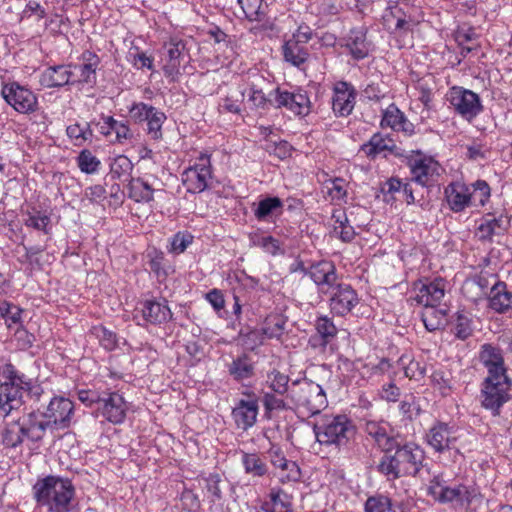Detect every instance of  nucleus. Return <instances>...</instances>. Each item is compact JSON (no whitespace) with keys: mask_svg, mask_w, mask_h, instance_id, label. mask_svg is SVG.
Returning <instances> with one entry per match:
<instances>
[{"mask_svg":"<svg viewBox=\"0 0 512 512\" xmlns=\"http://www.w3.org/2000/svg\"><path fill=\"white\" fill-rule=\"evenodd\" d=\"M425 461V451L416 443H401L397 439L391 447L384 451L376 469L388 481L402 477H424V472L430 475V469Z\"/></svg>","mask_w":512,"mask_h":512,"instance_id":"f257e3e1","label":"nucleus"},{"mask_svg":"<svg viewBox=\"0 0 512 512\" xmlns=\"http://www.w3.org/2000/svg\"><path fill=\"white\" fill-rule=\"evenodd\" d=\"M37 506L45 512H74L78 507L76 488L70 478L47 475L32 487Z\"/></svg>","mask_w":512,"mask_h":512,"instance_id":"f03ea898","label":"nucleus"},{"mask_svg":"<svg viewBox=\"0 0 512 512\" xmlns=\"http://www.w3.org/2000/svg\"><path fill=\"white\" fill-rule=\"evenodd\" d=\"M414 295L409 298L411 305L424 306L427 310L422 313V321L428 331L438 330L442 326L441 319L435 317L439 313L442 316V311L434 310V307L439 305L445 296V281L442 278H437L428 283L418 282L413 287Z\"/></svg>","mask_w":512,"mask_h":512,"instance_id":"7ed1b4c3","label":"nucleus"},{"mask_svg":"<svg viewBox=\"0 0 512 512\" xmlns=\"http://www.w3.org/2000/svg\"><path fill=\"white\" fill-rule=\"evenodd\" d=\"M2 374L5 382L0 384V416L7 417L23 405L24 393L31 390V384L10 363L4 366Z\"/></svg>","mask_w":512,"mask_h":512,"instance_id":"20e7f679","label":"nucleus"},{"mask_svg":"<svg viewBox=\"0 0 512 512\" xmlns=\"http://www.w3.org/2000/svg\"><path fill=\"white\" fill-rule=\"evenodd\" d=\"M317 441L326 446L347 448L356 435V427L345 415L327 418L321 425L314 426Z\"/></svg>","mask_w":512,"mask_h":512,"instance_id":"39448f33","label":"nucleus"},{"mask_svg":"<svg viewBox=\"0 0 512 512\" xmlns=\"http://www.w3.org/2000/svg\"><path fill=\"white\" fill-rule=\"evenodd\" d=\"M292 407L303 409L310 415H316L327 407V398L323 388L306 378L291 382L290 399Z\"/></svg>","mask_w":512,"mask_h":512,"instance_id":"423d86ee","label":"nucleus"},{"mask_svg":"<svg viewBox=\"0 0 512 512\" xmlns=\"http://www.w3.org/2000/svg\"><path fill=\"white\" fill-rule=\"evenodd\" d=\"M427 492L435 501L450 504L455 509H467L472 502V493L466 485L448 486L442 474L433 475Z\"/></svg>","mask_w":512,"mask_h":512,"instance_id":"0eeeda50","label":"nucleus"},{"mask_svg":"<svg viewBox=\"0 0 512 512\" xmlns=\"http://www.w3.org/2000/svg\"><path fill=\"white\" fill-rule=\"evenodd\" d=\"M43 437L44 426L35 413H29L26 417L7 423L2 434L4 445L10 448L21 445L25 439L38 442Z\"/></svg>","mask_w":512,"mask_h":512,"instance_id":"6e6552de","label":"nucleus"},{"mask_svg":"<svg viewBox=\"0 0 512 512\" xmlns=\"http://www.w3.org/2000/svg\"><path fill=\"white\" fill-rule=\"evenodd\" d=\"M511 385L509 377L485 378L481 386V405L490 410L493 416H498L501 407L511 398Z\"/></svg>","mask_w":512,"mask_h":512,"instance_id":"1a4fd4ad","label":"nucleus"},{"mask_svg":"<svg viewBox=\"0 0 512 512\" xmlns=\"http://www.w3.org/2000/svg\"><path fill=\"white\" fill-rule=\"evenodd\" d=\"M446 97L453 110L469 122L483 111L479 95L469 89L453 86Z\"/></svg>","mask_w":512,"mask_h":512,"instance_id":"9d476101","label":"nucleus"},{"mask_svg":"<svg viewBox=\"0 0 512 512\" xmlns=\"http://www.w3.org/2000/svg\"><path fill=\"white\" fill-rule=\"evenodd\" d=\"M74 414V404L65 397H53L41 415L46 421H39L44 426V433L47 428L66 429L71 425Z\"/></svg>","mask_w":512,"mask_h":512,"instance_id":"9b49d317","label":"nucleus"},{"mask_svg":"<svg viewBox=\"0 0 512 512\" xmlns=\"http://www.w3.org/2000/svg\"><path fill=\"white\" fill-rule=\"evenodd\" d=\"M1 95L6 103L18 113L30 114L38 109L36 94L18 82L13 81L3 84Z\"/></svg>","mask_w":512,"mask_h":512,"instance_id":"f8f14e48","label":"nucleus"},{"mask_svg":"<svg viewBox=\"0 0 512 512\" xmlns=\"http://www.w3.org/2000/svg\"><path fill=\"white\" fill-rule=\"evenodd\" d=\"M212 179L210 155L201 153L194 165L182 174V182L190 193H200L208 188Z\"/></svg>","mask_w":512,"mask_h":512,"instance_id":"ddd939ff","label":"nucleus"},{"mask_svg":"<svg viewBox=\"0 0 512 512\" xmlns=\"http://www.w3.org/2000/svg\"><path fill=\"white\" fill-rule=\"evenodd\" d=\"M457 439V429L444 422L435 423L426 434V442L435 452L453 450L454 457L462 456L456 448Z\"/></svg>","mask_w":512,"mask_h":512,"instance_id":"4468645a","label":"nucleus"},{"mask_svg":"<svg viewBox=\"0 0 512 512\" xmlns=\"http://www.w3.org/2000/svg\"><path fill=\"white\" fill-rule=\"evenodd\" d=\"M274 107H285L294 115L304 117L311 112V102L305 91L289 92L276 88L274 90Z\"/></svg>","mask_w":512,"mask_h":512,"instance_id":"2eb2a0df","label":"nucleus"},{"mask_svg":"<svg viewBox=\"0 0 512 512\" xmlns=\"http://www.w3.org/2000/svg\"><path fill=\"white\" fill-rule=\"evenodd\" d=\"M127 403L117 392H103L100 406H97V416L103 417L112 424H121L126 418Z\"/></svg>","mask_w":512,"mask_h":512,"instance_id":"dca6fc26","label":"nucleus"},{"mask_svg":"<svg viewBox=\"0 0 512 512\" xmlns=\"http://www.w3.org/2000/svg\"><path fill=\"white\" fill-rule=\"evenodd\" d=\"M328 295H330L331 311L340 316L348 314L359 302L355 290L345 283H338L328 292Z\"/></svg>","mask_w":512,"mask_h":512,"instance_id":"f3484780","label":"nucleus"},{"mask_svg":"<svg viewBox=\"0 0 512 512\" xmlns=\"http://www.w3.org/2000/svg\"><path fill=\"white\" fill-rule=\"evenodd\" d=\"M479 362L486 368V378L508 377L502 350L492 344H483L478 355Z\"/></svg>","mask_w":512,"mask_h":512,"instance_id":"a211bd4d","label":"nucleus"},{"mask_svg":"<svg viewBox=\"0 0 512 512\" xmlns=\"http://www.w3.org/2000/svg\"><path fill=\"white\" fill-rule=\"evenodd\" d=\"M309 276L317 285L320 294L327 295L339 283L335 265L327 260L312 264L309 267Z\"/></svg>","mask_w":512,"mask_h":512,"instance_id":"6ab92c4d","label":"nucleus"},{"mask_svg":"<svg viewBox=\"0 0 512 512\" xmlns=\"http://www.w3.org/2000/svg\"><path fill=\"white\" fill-rule=\"evenodd\" d=\"M356 91L344 81L337 82L333 88L332 109L336 116L345 117L351 114L355 105Z\"/></svg>","mask_w":512,"mask_h":512,"instance_id":"aec40b11","label":"nucleus"},{"mask_svg":"<svg viewBox=\"0 0 512 512\" xmlns=\"http://www.w3.org/2000/svg\"><path fill=\"white\" fill-rule=\"evenodd\" d=\"M184 49L185 44L182 40L171 39L163 45V71L164 75L172 81H175L180 75L179 68Z\"/></svg>","mask_w":512,"mask_h":512,"instance_id":"412c9836","label":"nucleus"},{"mask_svg":"<svg viewBox=\"0 0 512 512\" xmlns=\"http://www.w3.org/2000/svg\"><path fill=\"white\" fill-rule=\"evenodd\" d=\"M412 179L422 185H429L435 175H438L439 165L430 157L422 156L420 152L415 158L409 160Z\"/></svg>","mask_w":512,"mask_h":512,"instance_id":"4be33fe9","label":"nucleus"},{"mask_svg":"<svg viewBox=\"0 0 512 512\" xmlns=\"http://www.w3.org/2000/svg\"><path fill=\"white\" fill-rule=\"evenodd\" d=\"M494 283L488 295V306L496 313H506L512 309V292L508 290L507 284L492 276Z\"/></svg>","mask_w":512,"mask_h":512,"instance_id":"5701e85b","label":"nucleus"},{"mask_svg":"<svg viewBox=\"0 0 512 512\" xmlns=\"http://www.w3.org/2000/svg\"><path fill=\"white\" fill-rule=\"evenodd\" d=\"M258 415V403L256 400L241 399L232 410V417L239 429L246 431L252 427Z\"/></svg>","mask_w":512,"mask_h":512,"instance_id":"b1692460","label":"nucleus"},{"mask_svg":"<svg viewBox=\"0 0 512 512\" xmlns=\"http://www.w3.org/2000/svg\"><path fill=\"white\" fill-rule=\"evenodd\" d=\"M361 151L371 158H375L377 155L382 153L402 156L400 148L395 144L394 140L389 137H385L380 133H375L367 143L363 144L361 146Z\"/></svg>","mask_w":512,"mask_h":512,"instance_id":"393cba45","label":"nucleus"},{"mask_svg":"<svg viewBox=\"0 0 512 512\" xmlns=\"http://www.w3.org/2000/svg\"><path fill=\"white\" fill-rule=\"evenodd\" d=\"M142 316L144 320L151 324H162L172 318V312L166 304L155 300H146L142 305Z\"/></svg>","mask_w":512,"mask_h":512,"instance_id":"a878e982","label":"nucleus"},{"mask_svg":"<svg viewBox=\"0 0 512 512\" xmlns=\"http://www.w3.org/2000/svg\"><path fill=\"white\" fill-rule=\"evenodd\" d=\"M73 76L72 71L70 70V65H58L53 67H48L41 75L40 83L41 85L52 88V87H62L64 85L73 83L71 81V77Z\"/></svg>","mask_w":512,"mask_h":512,"instance_id":"bb28decb","label":"nucleus"},{"mask_svg":"<svg viewBox=\"0 0 512 512\" xmlns=\"http://www.w3.org/2000/svg\"><path fill=\"white\" fill-rule=\"evenodd\" d=\"M83 63L79 66L80 76L77 80L80 84L93 86L96 84L97 74L96 71L100 64V58L94 52L86 50L81 55Z\"/></svg>","mask_w":512,"mask_h":512,"instance_id":"cd10ccee","label":"nucleus"},{"mask_svg":"<svg viewBox=\"0 0 512 512\" xmlns=\"http://www.w3.org/2000/svg\"><path fill=\"white\" fill-rule=\"evenodd\" d=\"M238 3L249 21L262 23L261 28L264 30L272 29V22L266 17L267 6L263 5V0H238Z\"/></svg>","mask_w":512,"mask_h":512,"instance_id":"c85d7f7f","label":"nucleus"},{"mask_svg":"<svg viewBox=\"0 0 512 512\" xmlns=\"http://www.w3.org/2000/svg\"><path fill=\"white\" fill-rule=\"evenodd\" d=\"M445 194L448 205L454 212L463 211L469 206V187L465 184L452 183L446 188Z\"/></svg>","mask_w":512,"mask_h":512,"instance_id":"c756f323","label":"nucleus"},{"mask_svg":"<svg viewBox=\"0 0 512 512\" xmlns=\"http://www.w3.org/2000/svg\"><path fill=\"white\" fill-rule=\"evenodd\" d=\"M345 46L356 60L364 59L369 54L370 45L366 41V32L363 29L351 30Z\"/></svg>","mask_w":512,"mask_h":512,"instance_id":"7c9ffc66","label":"nucleus"},{"mask_svg":"<svg viewBox=\"0 0 512 512\" xmlns=\"http://www.w3.org/2000/svg\"><path fill=\"white\" fill-rule=\"evenodd\" d=\"M315 328L319 335L318 337H311L310 343L312 346L326 347L337 335V328L333 321L327 316L318 317L315 323Z\"/></svg>","mask_w":512,"mask_h":512,"instance_id":"2f4dec72","label":"nucleus"},{"mask_svg":"<svg viewBox=\"0 0 512 512\" xmlns=\"http://www.w3.org/2000/svg\"><path fill=\"white\" fill-rule=\"evenodd\" d=\"M284 60L295 67H300L307 62L309 50L307 46L298 44L297 41L288 39L282 46Z\"/></svg>","mask_w":512,"mask_h":512,"instance_id":"473e14b6","label":"nucleus"},{"mask_svg":"<svg viewBox=\"0 0 512 512\" xmlns=\"http://www.w3.org/2000/svg\"><path fill=\"white\" fill-rule=\"evenodd\" d=\"M254 370L255 367L251 357L245 353L233 359L228 365L229 375L236 381L251 378L254 375Z\"/></svg>","mask_w":512,"mask_h":512,"instance_id":"72a5a7b5","label":"nucleus"},{"mask_svg":"<svg viewBox=\"0 0 512 512\" xmlns=\"http://www.w3.org/2000/svg\"><path fill=\"white\" fill-rule=\"evenodd\" d=\"M283 201L279 197H266L259 201L254 216L259 221H270L273 216L282 214Z\"/></svg>","mask_w":512,"mask_h":512,"instance_id":"f704fd0d","label":"nucleus"},{"mask_svg":"<svg viewBox=\"0 0 512 512\" xmlns=\"http://www.w3.org/2000/svg\"><path fill=\"white\" fill-rule=\"evenodd\" d=\"M127 190L128 197L135 202H150L153 200L154 189L140 177H130Z\"/></svg>","mask_w":512,"mask_h":512,"instance_id":"c9c22d12","label":"nucleus"},{"mask_svg":"<svg viewBox=\"0 0 512 512\" xmlns=\"http://www.w3.org/2000/svg\"><path fill=\"white\" fill-rule=\"evenodd\" d=\"M387 428L386 424L375 421H368L365 424L366 433L376 442L383 452L389 449L396 440L388 434Z\"/></svg>","mask_w":512,"mask_h":512,"instance_id":"e433bc0d","label":"nucleus"},{"mask_svg":"<svg viewBox=\"0 0 512 512\" xmlns=\"http://www.w3.org/2000/svg\"><path fill=\"white\" fill-rule=\"evenodd\" d=\"M241 463L246 474L252 477H264L268 473L265 459L258 453L242 452Z\"/></svg>","mask_w":512,"mask_h":512,"instance_id":"4c0bfd02","label":"nucleus"},{"mask_svg":"<svg viewBox=\"0 0 512 512\" xmlns=\"http://www.w3.org/2000/svg\"><path fill=\"white\" fill-rule=\"evenodd\" d=\"M332 220L335 223L334 232L339 235L343 242L349 243L355 238L354 227L349 223L347 214L343 209H334Z\"/></svg>","mask_w":512,"mask_h":512,"instance_id":"58836bf2","label":"nucleus"},{"mask_svg":"<svg viewBox=\"0 0 512 512\" xmlns=\"http://www.w3.org/2000/svg\"><path fill=\"white\" fill-rule=\"evenodd\" d=\"M286 318L279 313L269 314L263 321L261 333L268 339H279L285 330Z\"/></svg>","mask_w":512,"mask_h":512,"instance_id":"ea45409f","label":"nucleus"},{"mask_svg":"<svg viewBox=\"0 0 512 512\" xmlns=\"http://www.w3.org/2000/svg\"><path fill=\"white\" fill-rule=\"evenodd\" d=\"M509 221L506 218L488 217L477 228V235L481 240H488L495 234H502L508 227Z\"/></svg>","mask_w":512,"mask_h":512,"instance_id":"a19ab883","label":"nucleus"},{"mask_svg":"<svg viewBox=\"0 0 512 512\" xmlns=\"http://www.w3.org/2000/svg\"><path fill=\"white\" fill-rule=\"evenodd\" d=\"M262 403L266 412L292 409V403L291 400L287 399V394L263 391Z\"/></svg>","mask_w":512,"mask_h":512,"instance_id":"79ce46f5","label":"nucleus"},{"mask_svg":"<svg viewBox=\"0 0 512 512\" xmlns=\"http://www.w3.org/2000/svg\"><path fill=\"white\" fill-rule=\"evenodd\" d=\"M289 382V376L276 369H273L267 374L266 384L269 391L278 394H287V399H290L291 392V384H289Z\"/></svg>","mask_w":512,"mask_h":512,"instance_id":"37998d69","label":"nucleus"},{"mask_svg":"<svg viewBox=\"0 0 512 512\" xmlns=\"http://www.w3.org/2000/svg\"><path fill=\"white\" fill-rule=\"evenodd\" d=\"M490 198V187L483 181H476L472 187H469V206H484Z\"/></svg>","mask_w":512,"mask_h":512,"instance_id":"c03bdc74","label":"nucleus"},{"mask_svg":"<svg viewBox=\"0 0 512 512\" xmlns=\"http://www.w3.org/2000/svg\"><path fill=\"white\" fill-rule=\"evenodd\" d=\"M132 170L133 164L125 155L117 156L110 165V173L113 179L121 180L123 177H130Z\"/></svg>","mask_w":512,"mask_h":512,"instance_id":"a18cd8bd","label":"nucleus"},{"mask_svg":"<svg viewBox=\"0 0 512 512\" xmlns=\"http://www.w3.org/2000/svg\"><path fill=\"white\" fill-rule=\"evenodd\" d=\"M364 508L365 512H395L391 499L381 494L368 497Z\"/></svg>","mask_w":512,"mask_h":512,"instance_id":"49530a36","label":"nucleus"},{"mask_svg":"<svg viewBox=\"0 0 512 512\" xmlns=\"http://www.w3.org/2000/svg\"><path fill=\"white\" fill-rule=\"evenodd\" d=\"M166 120V115L156 109L148 118L147 122V133L153 140H159L162 138V125Z\"/></svg>","mask_w":512,"mask_h":512,"instance_id":"de8ad7c7","label":"nucleus"},{"mask_svg":"<svg viewBox=\"0 0 512 512\" xmlns=\"http://www.w3.org/2000/svg\"><path fill=\"white\" fill-rule=\"evenodd\" d=\"M244 97V92L239 91L236 93L228 94L219 103L218 110L220 113H233L238 114L241 112L240 103Z\"/></svg>","mask_w":512,"mask_h":512,"instance_id":"09e8293b","label":"nucleus"},{"mask_svg":"<svg viewBox=\"0 0 512 512\" xmlns=\"http://www.w3.org/2000/svg\"><path fill=\"white\" fill-rule=\"evenodd\" d=\"M270 500L271 507L268 510L269 512H293L289 497L282 490H272Z\"/></svg>","mask_w":512,"mask_h":512,"instance_id":"8fccbe9b","label":"nucleus"},{"mask_svg":"<svg viewBox=\"0 0 512 512\" xmlns=\"http://www.w3.org/2000/svg\"><path fill=\"white\" fill-rule=\"evenodd\" d=\"M50 223V217L39 210L32 209L27 212V217L24 220V224L27 227L34 228L36 230L48 233L47 226Z\"/></svg>","mask_w":512,"mask_h":512,"instance_id":"3c124183","label":"nucleus"},{"mask_svg":"<svg viewBox=\"0 0 512 512\" xmlns=\"http://www.w3.org/2000/svg\"><path fill=\"white\" fill-rule=\"evenodd\" d=\"M77 163L80 170L87 174L95 173L100 165V161L87 149L80 152Z\"/></svg>","mask_w":512,"mask_h":512,"instance_id":"603ef678","label":"nucleus"},{"mask_svg":"<svg viewBox=\"0 0 512 512\" xmlns=\"http://www.w3.org/2000/svg\"><path fill=\"white\" fill-rule=\"evenodd\" d=\"M404 113L400 111V109L394 104H390L383 112L381 126L382 127H390L395 130L399 123L404 118Z\"/></svg>","mask_w":512,"mask_h":512,"instance_id":"864d4df0","label":"nucleus"},{"mask_svg":"<svg viewBox=\"0 0 512 512\" xmlns=\"http://www.w3.org/2000/svg\"><path fill=\"white\" fill-rule=\"evenodd\" d=\"M92 333L106 350H113L117 345L116 334L103 326L93 327Z\"/></svg>","mask_w":512,"mask_h":512,"instance_id":"5fc2aeb1","label":"nucleus"},{"mask_svg":"<svg viewBox=\"0 0 512 512\" xmlns=\"http://www.w3.org/2000/svg\"><path fill=\"white\" fill-rule=\"evenodd\" d=\"M248 100L256 108L265 109L269 105L274 106V90L267 97L262 90L252 87Z\"/></svg>","mask_w":512,"mask_h":512,"instance_id":"6e6d98bb","label":"nucleus"},{"mask_svg":"<svg viewBox=\"0 0 512 512\" xmlns=\"http://www.w3.org/2000/svg\"><path fill=\"white\" fill-rule=\"evenodd\" d=\"M345 180L342 178H334L325 182V188L332 200H342L346 197Z\"/></svg>","mask_w":512,"mask_h":512,"instance_id":"4d7b16f0","label":"nucleus"},{"mask_svg":"<svg viewBox=\"0 0 512 512\" xmlns=\"http://www.w3.org/2000/svg\"><path fill=\"white\" fill-rule=\"evenodd\" d=\"M472 333V321L467 316L459 314L454 327L455 336L460 340H466Z\"/></svg>","mask_w":512,"mask_h":512,"instance_id":"13d9d810","label":"nucleus"},{"mask_svg":"<svg viewBox=\"0 0 512 512\" xmlns=\"http://www.w3.org/2000/svg\"><path fill=\"white\" fill-rule=\"evenodd\" d=\"M157 108L145 104L143 102L135 103L131 106L129 109V113L131 118L135 122H144L147 121L150 115L156 110Z\"/></svg>","mask_w":512,"mask_h":512,"instance_id":"bf43d9fd","label":"nucleus"},{"mask_svg":"<svg viewBox=\"0 0 512 512\" xmlns=\"http://www.w3.org/2000/svg\"><path fill=\"white\" fill-rule=\"evenodd\" d=\"M22 310L13 304L3 302L0 305V317L5 318L8 326L20 323Z\"/></svg>","mask_w":512,"mask_h":512,"instance_id":"052dcab7","label":"nucleus"},{"mask_svg":"<svg viewBox=\"0 0 512 512\" xmlns=\"http://www.w3.org/2000/svg\"><path fill=\"white\" fill-rule=\"evenodd\" d=\"M404 184L397 178H390L383 183L381 192L384 195L385 202H391L396 199L395 194L401 193Z\"/></svg>","mask_w":512,"mask_h":512,"instance_id":"680f3d73","label":"nucleus"},{"mask_svg":"<svg viewBox=\"0 0 512 512\" xmlns=\"http://www.w3.org/2000/svg\"><path fill=\"white\" fill-rule=\"evenodd\" d=\"M258 246L273 256L284 254L281 242L272 236L261 237L258 241Z\"/></svg>","mask_w":512,"mask_h":512,"instance_id":"e2e57ef3","label":"nucleus"},{"mask_svg":"<svg viewBox=\"0 0 512 512\" xmlns=\"http://www.w3.org/2000/svg\"><path fill=\"white\" fill-rule=\"evenodd\" d=\"M280 479L282 482L298 481L301 477V471L296 462L288 460L280 468Z\"/></svg>","mask_w":512,"mask_h":512,"instance_id":"0e129e2a","label":"nucleus"},{"mask_svg":"<svg viewBox=\"0 0 512 512\" xmlns=\"http://www.w3.org/2000/svg\"><path fill=\"white\" fill-rule=\"evenodd\" d=\"M407 16L408 15L404 7L396 3L394 5L389 6L385 14L383 15L384 24L388 29H390L392 28V24L395 20L405 18Z\"/></svg>","mask_w":512,"mask_h":512,"instance_id":"69168bd1","label":"nucleus"},{"mask_svg":"<svg viewBox=\"0 0 512 512\" xmlns=\"http://www.w3.org/2000/svg\"><path fill=\"white\" fill-rule=\"evenodd\" d=\"M193 236L189 233L178 232L171 241V249L175 253H182L192 243Z\"/></svg>","mask_w":512,"mask_h":512,"instance_id":"338daca9","label":"nucleus"},{"mask_svg":"<svg viewBox=\"0 0 512 512\" xmlns=\"http://www.w3.org/2000/svg\"><path fill=\"white\" fill-rule=\"evenodd\" d=\"M78 399L87 406H92L93 404H97L100 406L101 401L103 399V392L100 393L96 390L91 389H82L78 391Z\"/></svg>","mask_w":512,"mask_h":512,"instance_id":"774afa93","label":"nucleus"}]
</instances>
